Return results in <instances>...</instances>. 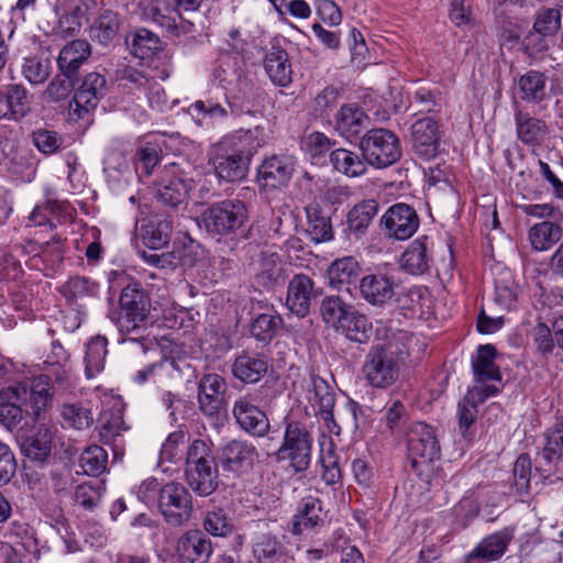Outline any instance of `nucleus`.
I'll return each instance as SVG.
<instances>
[{
    "label": "nucleus",
    "instance_id": "1",
    "mask_svg": "<svg viewBox=\"0 0 563 563\" xmlns=\"http://www.w3.org/2000/svg\"><path fill=\"white\" fill-rule=\"evenodd\" d=\"M11 396L0 400V423L13 430L23 419V415L40 420L52 402L53 386L51 376L42 374L34 377L31 384L9 386Z\"/></svg>",
    "mask_w": 563,
    "mask_h": 563
},
{
    "label": "nucleus",
    "instance_id": "2",
    "mask_svg": "<svg viewBox=\"0 0 563 563\" xmlns=\"http://www.w3.org/2000/svg\"><path fill=\"white\" fill-rule=\"evenodd\" d=\"M185 479L194 493L211 495L219 486V461L210 439H194L186 450Z\"/></svg>",
    "mask_w": 563,
    "mask_h": 563
},
{
    "label": "nucleus",
    "instance_id": "3",
    "mask_svg": "<svg viewBox=\"0 0 563 563\" xmlns=\"http://www.w3.org/2000/svg\"><path fill=\"white\" fill-rule=\"evenodd\" d=\"M152 294L142 282H132L121 289L118 307L109 318L120 333L129 334L144 330L151 323Z\"/></svg>",
    "mask_w": 563,
    "mask_h": 563
},
{
    "label": "nucleus",
    "instance_id": "4",
    "mask_svg": "<svg viewBox=\"0 0 563 563\" xmlns=\"http://www.w3.org/2000/svg\"><path fill=\"white\" fill-rule=\"evenodd\" d=\"M247 220L246 203L238 198H227L206 206L200 213L199 228L218 241L233 240L242 232Z\"/></svg>",
    "mask_w": 563,
    "mask_h": 563
},
{
    "label": "nucleus",
    "instance_id": "5",
    "mask_svg": "<svg viewBox=\"0 0 563 563\" xmlns=\"http://www.w3.org/2000/svg\"><path fill=\"white\" fill-rule=\"evenodd\" d=\"M358 147L366 164L376 169L396 164L402 155L399 137L385 128L368 130L361 137Z\"/></svg>",
    "mask_w": 563,
    "mask_h": 563
},
{
    "label": "nucleus",
    "instance_id": "6",
    "mask_svg": "<svg viewBox=\"0 0 563 563\" xmlns=\"http://www.w3.org/2000/svg\"><path fill=\"white\" fill-rule=\"evenodd\" d=\"M407 452L410 468L421 476L441 455L434 429L424 422H415L407 434Z\"/></svg>",
    "mask_w": 563,
    "mask_h": 563
},
{
    "label": "nucleus",
    "instance_id": "7",
    "mask_svg": "<svg viewBox=\"0 0 563 563\" xmlns=\"http://www.w3.org/2000/svg\"><path fill=\"white\" fill-rule=\"evenodd\" d=\"M312 439L299 422H289L284 432V470L298 474L297 481L303 486V473L310 465Z\"/></svg>",
    "mask_w": 563,
    "mask_h": 563
},
{
    "label": "nucleus",
    "instance_id": "8",
    "mask_svg": "<svg viewBox=\"0 0 563 563\" xmlns=\"http://www.w3.org/2000/svg\"><path fill=\"white\" fill-rule=\"evenodd\" d=\"M225 393V379L219 374H203L198 382V409L213 426H222L227 419Z\"/></svg>",
    "mask_w": 563,
    "mask_h": 563
},
{
    "label": "nucleus",
    "instance_id": "9",
    "mask_svg": "<svg viewBox=\"0 0 563 563\" xmlns=\"http://www.w3.org/2000/svg\"><path fill=\"white\" fill-rule=\"evenodd\" d=\"M194 187L192 178L165 172L154 181L153 196L156 203L166 211L178 212L187 208Z\"/></svg>",
    "mask_w": 563,
    "mask_h": 563
},
{
    "label": "nucleus",
    "instance_id": "10",
    "mask_svg": "<svg viewBox=\"0 0 563 563\" xmlns=\"http://www.w3.org/2000/svg\"><path fill=\"white\" fill-rule=\"evenodd\" d=\"M158 509L164 520L173 527H180L192 515V497L181 483L168 482L159 488Z\"/></svg>",
    "mask_w": 563,
    "mask_h": 563
},
{
    "label": "nucleus",
    "instance_id": "11",
    "mask_svg": "<svg viewBox=\"0 0 563 563\" xmlns=\"http://www.w3.org/2000/svg\"><path fill=\"white\" fill-rule=\"evenodd\" d=\"M545 444L536 457V471L544 478L563 479V418H556L544 433Z\"/></svg>",
    "mask_w": 563,
    "mask_h": 563
},
{
    "label": "nucleus",
    "instance_id": "12",
    "mask_svg": "<svg viewBox=\"0 0 563 563\" xmlns=\"http://www.w3.org/2000/svg\"><path fill=\"white\" fill-rule=\"evenodd\" d=\"M366 380L376 388L393 385L399 376V365L386 345H375L366 355L363 365Z\"/></svg>",
    "mask_w": 563,
    "mask_h": 563
},
{
    "label": "nucleus",
    "instance_id": "13",
    "mask_svg": "<svg viewBox=\"0 0 563 563\" xmlns=\"http://www.w3.org/2000/svg\"><path fill=\"white\" fill-rule=\"evenodd\" d=\"M419 223L415 208L402 202L389 207L379 221L385 235L399 241L411 238L417 232Z\"/></svg>",
    "mask_w": 563,
    "mask_h": 563
},
{
    "label": "nucleus",
    "instance_id": "14",
    "mask_svg": "<svg viewBox=\"0 0 563 563\" xmlns=\"http://www.w3.org/2000/svg\"><path fill=\"white\" fill-rule=\"evenodd\" d=\"M80 82L69 103L70 111L77 114L78 119H82L84 114L95 109L108 93L107 79L97 71L88 73Z\"/></svg>",
    "mask_w": 563,
    "mask_h": 563
},
{
    "label": "nucleus",
    "instance_id": "15",
    "mask_svg": "<svg viewBox=\"0 0 563 563\" xmlns=\"http://www.w3.org/2000/svg\"><path fill=\"white\" fill-rule=\"evenodd\" d=\"M217 177L227 183H235L246 178L250 162L227 148L221 143L217 144L209 158Z\"/></svg>",
    "mask_w": 563,
    "mask_h": 563
},
{
    "label": "nucleus",
    "instance_id": "16",
    "mask_svg": "<svg viewBox=\"0 0 563 563\" xmlns=\"http://www.w3.org/2000/svg\"><path fill=\"white\" fill-rule=\"evenodd\" d=\"M257 181L261 196L271 205L272 210H282V159L273 155L263 161L257 169Z\"/></svg>",
    "mask_w": 563,
    "mask_h": 563
},
{
    "label": "nucleus",
    "instance_id": "17",
    "mask_svg": "<svg viewBox=\"0 0 563 563\" xmlns=\"http://www.w3.org/2000/svg\"><path fill=\"white\" fill-rule=\"evenodd\" d=\"M53 432L44 424L32 431L31 434L21 435V451L26 462L35 467H44L52 459Z\"/></svg>",
    "mask_w": 563,
    "mask_h": 563
},
{
    "label": "nucleus",
    "instance_id": "18",
    "mask_svg": "<svg viewBox=\"0 0 563 563\" xmlns=\"http://www.w3.org/2000/svg\"><path fill=\"white\" fill-rule=\"evenodd\" d=\"M217 455L224 472L240 475L253 465L255 448L245 441L231 440L219 448Z\"/></svg>",
    "mask_w": 563,
    "mask_h": 563
},
{
    "label": "nucleus",
    "instance_id": "19",
    "mask_svg": "<svg viewBox=\"0 0 563 563\" xmlns=\"http://www.w3.org/2000/svg\"><path fill=\"white\" fill-rule=\"evenodd\" d=\"M412 148L423 161H431L439 151V125L430 117L417 120L411 125Z\"/></svg>",
    "mask_w": 563,
    "mask_h": 563
},
{
    "label": "nucleus",
    "instance_id": "20",
    "mask_svg": "<svg viewBox=\"0 0 563 563\" xmlns=\"http://www.w3.org/2000/svg\"><path fill=\"white\" fill-rule=\"evenodd\" d=\"M176 550L184 563H208L213 552L210 538L199 529L186 531L178 539Z\"/></svg>",
    "mask_w": 563,
    "mask_h": 563
},
{
    "label": "nucleus",
    "instance_id": "21",
    "mask_svg": "<svg viewBox=\"0 0 563 563\" xmlns=\"http://www.w3.org/2000/svg\"><path fill=\"white\" fill-rule=\"evenodd\" d=\"M379 203L375 199H366L356 203L346 214L343 233L346 240H360L368 230V227L377 216Z\"/></svg>",
    "mask_w": 563,
    "mask_h": 563
},
{
    "label": "nucleus",
    "instance_id": "22",
    "mask_svg": "<svg viewBox=\"0 0 563 563\" xmlns=\"http://www.w3.org/2000/svg\"><path fill=\"white\" fill-rule=\"evenodd\" d=\"M369 122L368 115L356 103L342 104L334 115L333 129L349 142L360 136Z\"/></svg>",
    "mask_w": 563,
    "mask_h": 563
},
{
    "label": "nucleus",
    "instance_id": "23",
    "mask_svg": "<svg viewBox=\"0 0 563 563\" xmlns=\"http://www.w3.org/2000/svg\"><path fill=\"white\" fill-rule=\"evenodd\" d=\"M91 56V45L87 40H73L59 52L57 57V70L65 76H73L81 80L80 69Z\"/></svg>",
    "mask_w": 563,
    "mask_h": 563
},
{
    "label": "nucleus",
    "instance_id": "24",
    "mask_svg": "<svg viewBox=\"0 0 563 563\" xmlns=\"http://www.w3.org/2000/svg\"><path fill=\"white\" fill-rule=\"evenodd\" d=\"M512 534L508 530L485 537L466 556V563H486L499 560L506 552Z\"/></svg>",
    "mask_w": 563,
    "mask_h": 563
},
{
    "label": "nucleus",
    "instance_id": "25",
    "mask_svg": "<svg viewBox=\"0 0 563 563\" xmlns=\"http://www.w3.org/2000/svg\"><path fill=\"white\" fill-rule=\"evenodd\" d=\"M395 280L386 274H368L360 279L358 288L362 298L373 306H383L395 294Z\"/></svg>",
    "mask_w": 563,
    "mask_h": 563
},
{
    "label": "nucleus",
    "instance_id": "26",
    "mask_svg": "<svg viewBox=\"0 0 563 563\" xmlns=\"http://www.w3.org/2000/svg\"><path fill=\"white\" fill-rule=\"evenodd\" d=\"M173 224L170 216L154 214L143 220L139 235L145 246L151 250H159L168 245Z\"/></svg>",
    "mask_w": 563,
    "mask_h": 563
},
{
    "label": "nucleus",
    "instance_id": "27",
    "mask_svg": "<svg viewBox=\"0 0 563 563\" xmlns=\"http://www.w3.org/2000/svg\"><path fill=\"white\" fill-rule=\"evenodd\" d=\"M122 24L123 19L119 12L102 9L90 25V37L98 44L108 47L119 38Z\"/></svg>",
    "mask_w": 563,
    "mask_h": 563
},
{
    "label": "nucleus",
    "instance_id": "28",
    "mask_svg": "<svg viewBox=\"0 0 563 563\" xmlns=\"http://www.w3.org/2000/svg\"><path fill=\"white\" fill-rule=\"evenodd\" d=\"M313 296V282L303 274L295 275L288 284L286 305L291 313L305 317L310 309Z\"/></svg>",
    "mask_w": 563,
    "mask_h": 563
},
{
    "label": "nucleus",
    "instance_id": "29",
    "mask_svg": "<svg viewBox=\"0 0 563 563\" xmlns=\"http://www.w3.org/2000/svg\"><path fill=\"white\" fill-rule=\"evenodd\" d=\"M233 416L238 424L253 435H263L268 430L265 412L244 398L235 401Z\"/></svg>",
    "mask_w": 563,
    "mask_h": 563
},
{
    "label": "nucleus",
    "instance_id": "30",
    "mask_svg": "<svg viewBox=\"0 0 563 563\" xmlns=\"http://www.w3.org/2000/svg\"><path fill=\"white\" fill-rule=\"evenodd\" d=\"M233 376L244 384L260 382L268 371V361L265 356L241 353L232 363Z\"/></svg>",
    "mask_w": 563,
    "mask_h": 563
},
{
    "label": "nucleus",
    "instance_id": "31",
    "mask_svg": "<svg viewBox=\"0 0 563 563\" xmlns=\"http://www.w3.org/2000/svg\"><path fill=\"white\" fill-rule=\"evenodd\" d=\"M362 267L353 256H344L331 263L328 268L329 283L339 290L346 289L350 286L360 283Z\"/></svg>",
    "mask_w": 563,
    "mask_h": 563
},
{
    "label": "nucleus",
    "instance_id": "32",
    "mask_svg": "<svg viewBox=\"0 0 563 563\" xmlns=\"http://www.w3.org/2000/svg\"><path fill=\"white\" fill-rule=\"evenodd\" d=\"M261 133L262 130L258 126L247 130L241 129L220 143L251 163L252 157L264 143Z\"/></svg>",
    "mask_w": 563,
    "mask_h": 563
},
{
    "label": "nucleus",
    "instance_id": "33",
    "mask_svg": "<svg viewBox=\"0 0 563 563\" xmlns=\"http://www.w3.org/2000/svg\"><path fill=\"white\" fill-rule=\"evenodd\" d=\"M305 210L308 222L306 232L310 239L317 243L332 240L334 232L331 216L325 212L322 206L313 201L309 203Z\"/></svg>",
    "mask_w": 563,
    "mask_h": 563
},
{
    "label": "nucleus",
    "instance_id": "34",
    "mask_svg": "<svg viewBox=\"0 0 563 563\" xmlns=\"http://www.w3.org/2000/svg\"><path fill=\"white\" fill-rule=\"evenodd\" d=\"M496 391L495 387H487L482 391L472 393L463 398L457 406L459 429L464 439L470 441L474 435L473 424L477 417L476 399L483 402L489 395Z\"/></svg>",
    "mask_w": 563,
    "mask_h": 563
},
{
    "label": "nucleus",
    "instance_id": "35",
    "mask_svg": "<svg viewBox=\"0 0 563 563\" xmlns=\"http://www.w3.org/2000/svg\"><path fill=\"white\" fill-rule=\"evenodd\" d=\"M126 45L133 56L140 59H148L163 49V42L153 32L141 27L125 37Z\"/></svg>",
    "mask_w": 563,
    "mask_h": 563
},
{
    "label": "nucleus",
    "instance_id": "36",
    "mask_svg": "<svg viewBox=\"0 0 563 563\" xmlns=\"http://www.w3.org/2000/svg\"><path fill=\"white\" fill-rule=\"evenodd\" d=\"M162 161V147L155 141H148L137 146L133 156L135 173L141 181L150 177Z\"/></svg>",
    "mask_w": 563,
    "mask_h": 563
},
{
    "label": "nucleus",
    "instance_id": "37",
    "mask_svg": "<svg viewBox=\"0 0 563 563\" xmlns=\"http://www.w3.org/2000/svg\"><path fill=\"white\" fill-rule=\"evenodd\" d=\"M427 238L421 236L412 241L400 258L401 267L412 275H421L429 269L430 256L428 254Z\"/></svg>",
    "mask_w": 563,
    "mask_h": 563
},
{
    "label": "nucleus",
    "instance_id": "38",
    "mask_svg": "<svg viewBox=\"0 0 563 563\" xmlns=\"http://www.w3.org/2000/svg\"><path fill=\"white\" fill-rule=\"evenodd\" d=\"M155 3L156 0H124V7L131 14L151 19L168 32L175 33L178 30L176 20L163 14Z\"/></svg>",
    "mask_w": 563,
    "mask_h": 563
},
{
    "label": "nucleus",
    "instance_id": "39",
    "mask_svg": "<svg viewBox=\"0 0 563 563\" xmlns=\"http://www.w3.org/2000/svg\"><path fill=\"white\" fill-rule=\"evenodd\" d=\"M515 122L518 139L527 145L539 144L548 132L547 123L517 109Z\"/></svg>",
    "mask_w": 563,
    "mask_h": 563
},
{
    "label": "nucleus",
    "instance_id": "40",
    "mask_svg": "<svg viewBox=\"0 0 563 563\" xmlns=\"http://www.w3.org/2000/svg\"><path fill=\"white\" fill-rule=\"evenodd\" d=\"M333 168L347 177H360L367 172V164L357 153L347 148H334L330 153Z\"/></svg>",
    "mask_w": 563,
    "mask_h": 563
},
{
    "label": "nucleus",
    "instance_id": "41",
    "mask_svg": "<svg viewBox=\"0 0 563 563\" xmlns=\"http://www.w3.org/2000/svg\"><path fill=\"white\" fill-rule=\"evenodd\" d=\"M496 349L492 344L479 345L472 358L473 373L477 382L499 380L500 374L495 365Z\"/></svg>",
    "mask_w": 563,
    "mask_h": 563
},
{
    "label": "nucleus",
    "instance_id": "42",
    "mask_svg": "<svg viewBox=\"0 0 563 563\" xmlns=\"http://www.w3.org/2000/svg\"><path fill=\"white\" fill-rule=\"evenodd\" d=\"M60 294L69 305L79 306V301L98 296L99 284L84 276H74L62 286Z\"/></svg>",
    "mask_w": 563,
    "mask_h": 563
},
{
    "label": "nucleus",
    "instance_id": "43",
    "mask_svg": "<svg viewBox=\"0 0 563 563\" xmlns=\"http://www.w3.org/2000/svg\"><path fill=\"white\" fill-rule=\"evenodd\" d=\"M202 526L208 533L214 537H228L235 530L230 510L220 506H213L206 510Z\"/></svg>",
    "mask_w": 563,
    "mask_h": 563
},
{
    "label": "nucleus",
    "instance_id": "44",
    "mask_svg": "<svg viewBox=\"0 0 563 563\" xmlns=\"http://www.w3.org/2000/svg\"><path fill=\"white\" fill-rule=\"evenodd\" d=\"M319 310L324 323L336 331L340 325L344 324L354 307L339 296H327L322 299Z\"/></svg>",
    "mask_w": 563,
    "mask_h": 563
},
{
    "label": "nucleus",
    "instance_id": "45",
    "mask_svg": "<svg viewBox=\"0 0 563 563\" xmlns=\"http://www.w3.org/2000/svg\"><path fill=\"white\" fill-rule=\"evenodd\" d=\"M336 332L342 333L350 341L365 344L372 336L373 327L366 316L354 309L350 312L344 324L339 327Z\"/></svg>",
    "mask_w": 563,
    "mask_h": 563
},
{
    "label": "nucleus",
    "instance_id": "46",
    "mask_svg": "<svg viewBox=\"0 0 563 563\" xmlns=\"http://www.w3.org/2000/svg\"><path fill=\"white\" fill-rule=\"evenodd\" d=\"M108 340L106 336H92L86 345L85 373L87 378H93L103 371L104 360L108 354Z\"/></svg>",
    "mask_w": 563,
    "mask_h": 563
},
{
    "label": "nucleus",
    "instance_id": "47",
    "mask_svg": "<svg viewBox=\"0 0 563 563\" xmlns=\"http://www.w3.org/2000/svg\"><path fill=\"white\" fill-rule=\"evenodd\" d=\"M545 76L538 70H529L520 76L518 88L520 98L527 102L540 103L545 97Z\"/></svg>",
    "mask_w": 563,
    "mask_h": 563
},
{
    "label": "nucleus",
    "instance_id": "48",
    "mask_svg": "<svg viewBox=\"0 0 563 563\" xmlns=\"http://www.w3.org/2000/svg\"><path fill=\"white\" fill-rule=\"evenodd\" d=\"M562 236V228L553 221H542L529 230L533 250L542 252L552 247Z\"/></svg>",
    "mask_w": 563,
    "mask_h": 563
},
{
    "label": "nucleus",
    "instance_id": "49",
    "mask_svg": "<svg viewBox=\"0 0 563 563\" xmlns=\"http://www.w3.org/2000/svg\"><path fill=\"white\" fill-rule=\"evenodd\" d=\"M334 402V394L329 384L323 378L313 376L307 407L311 406L314 412L329 416L332 413Z\"/></svg>",
    "mask_w": 563,
    "mask_h": 563
},
{
    "label": "nucleus",
    "instance_id": "50",
    "mask_svg": "<svg viewBox=\"0 0 563 563\" xmlns=\"http://www.w3.org/2000/svg\"><path fill=\"white\" fill-rule=\"evenodd\" d=\"M317 498L311 496L302 498L297 514L294 516L291 531L301 534L305 530L314 528L320 521V506Z\"/></svg>",
    "mask_w": 563,
    "mask_h": 563
},
{
    "label": "nucleus",
    "instance_id": "51",
    "mask_svg": "<svg viewBox=\"0 0 563 563\" xmlns=\"http://www.w3.org/2000/svg\"><path fill=\"white\" fill-rule=\"evenodd\" d=\"M2 96L7 112L14 120H21L30 112L27 91L22 85H9Z\"/></svg>",
    "mask_w": 563,
    "mask_h": 563
},
{
    "label": "nucleus",
    "instance_id": "52",
    "mask_svg": "<svg viewBox=\"0 0 563 563\" xmlns=\"http://www.w3.org/2000/svg\"><path fill=\"white\" fill-rule=\"evenodd\" d=\"M114 78L120 86L130 90L145 91L152 89L156 84L153 76L129 65L115 69Z\"/></svg>",
    "mask_w": 563,
    "mask_h": 563
},
{
    "label": "nucleus",
    "instance_id": "53",
    "mask_svg": "<svg viewBox=\"0 0 563 563\" xmlns=\"http://www.w3.org/2000/svg\"><path fill=\"white\" fill-rule=\"evenodd\" d=\"M531 460L528 454H520L512 470L509 495L523 497L530 494Z\"/></svg>",
    "mask_w": 563,
    "mask_h": 563
},
{
    "label": "nucleus",
    "instance_id": "54",
    "mask_svg": "<svg viewBox=\"0 0 563 563\" xmlns=\"http://www.w3.org/2000/svg\"><path fill=\"white\" fill-rule=\"evenodd\" d=\"M98 422L100 428V438L106 444L114 442L115 438L121 435L122 431L128 430L123 419V413L120 409L102 411Z\"/></svg>",
    "mask_w": 563,
    "mask_h": 563
},
{
    "label": "nucleus",
    "instance_id": "55",
    "mask_svg": "<svg viewBox=\"0 0 563 563\" xmlns=\"http://www.w3.org/2000/svg\"><path fill=\"white\" fill-rule=\"evenodd\" d=\"M79 464L85 474L99 476L107 468L108 453L100 445H90L80 454Z\"/></svg>",
    "mask_w": 563,
    "mask_h": 563
},
{
    "label": "nucleus",
    "instance_id": "56",
    "mask_svg": "<svg viewBox=\"0 0 563 563\" xmlns=\"http://www.w3.org/2000/svg\"><path fill=\"white\" fill-rule=\"evenodd\" d=\"M441 93L426 88L418 89L410 99L409 109L413 114L418 113H438L441 111Z\"/></svg>",
    "mask_w": 563,
    "mask_h": 563
},
{
    "label": "nucleus",
    "instance_id": "57",
    "mask_svg": "<svg viewBox=\"0 0 563 563\" xmlns=\"http://www.w3.org/2000/svg\"><path fill=\"white\" fill-rule=\"evenodd\" d=\"M561 27V11L559 8H541L532 25V30L548 37H553Z\"/></svg>",
    "mask_w": 563,
    "mask_h": 563
},
{
    "label": "nucleus",
    "instance_id": "58",
    "mask_svg": "<svg viewBox=\"0 0 563 563\" xmlns=\"http://www.w3.org/2000/svg\"><path fill=\"white\" fill-rule=\"evenodd\" d=\"M79 84V79L73 76H65L64 73L57 70V74L48 84L45 92L51 100L55 102L62 101L76 91V87H78Z\"/></svg>",
    "mask_w": 563,
    "mask_h": 563
},
{
    "label": "nucleus",
    "instance_id": "59",
    "mask_svg": "<svg viewBox=\"0 0 563 563\" xmlns=\"http://www.w3.org/2000/svg\"><path fill=\"white\" fill-rule=\"evenodd\" d=\"M63 419L76 429L88 428L93 422V415L82 402L65 404L62 409Z\"/></svg>",
    "mask_w": 563,
    "mask_h": 563
},
{
    "label": "nucleus",
    "instance_id": "60",
    "mask_svg": "<svg viewBox=\"0 0 563 563\" xmlns=\"http://www.w3.org/2000/svg\"><path fill=\"white\" fill-rule=\"evenodd\" d=\"M22 71L29 82L43 84L51 74V62L40 56L27 57L24 59Z\"/></svg>",
    "mask_w": 563,
    "mask_h": 563
},
{
    "label": "nucleus",
    "instance_id": "61",
    "mask_svg": "<svg viewBox=\"0 0 563 563\" xmlns=\"http://www.w3.org/2000/svg\"><path fill=\"white\" fill-rule=\"evenodd\" d=\"M278 550L279 542L277 536H272L271 533L263 534L254 548L257 563H282V552Z\"/></svg>",
    "mask_w": 563,
    "mask_h": 563
},
{
    "label": "nucleus",
    "instance_id": "62",
    "mask_svg": "<svg viewBox=\"0 0 563 563\" xmlns=\"http://www.w3.org/2000/svg\"><path fill=\"white\" fill-rule=\"evenodd\" d=\"M532 341L537 352L544 358L552 355L556 346L550 325L541 320L532 329Z\"/></svg>",
    "mask_w": 563,
    "mask_h": 563
},
{
    "label": "nucleus",
    "instance_id": "63",
    "mask_svg": "<svg viewBox=\"0 0 563 563\" xmlns=\"http://www.w3.org/2000/svg\"><path fill=\"white\" fill-rule=\"evenodd\" d=\"M64 242H66V239L55 234L49 241L40 246V256L46 264V267L55 268L63 263L65 255Z\"/></svg>",
    "mask_w": 563,
    "mask_h": 563
},
{
    "label": "nucleus",
    "instance_id": "64",
    "mask_svg": "<svg viewBox=\"0 0 563 563\" xmlns=\"http://www.w3.org/2000/svg\"><path fill=\"white\" fill-rule=\"evenodd\" d=\"M31 137L34 146L45 155L56 153L63 145V137L56 131L47 129L34 130Z\"/></svg>",
    "mask_w": 563,
    "mask_h": 563
}]
</instances>
